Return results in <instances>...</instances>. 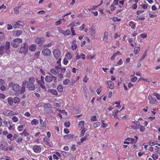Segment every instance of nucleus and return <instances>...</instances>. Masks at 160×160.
<instances>
[{"label":"nucleus","instance_id":"12","mask_svg":"<svg viewBox=\"0 0 160 160\" xmlns=\"http://www.w3.org/2000/svg\"><path fill=\"white\" fill-rule=\"evenodd\" d=\"M148 99L149 101V103L152 104H155L157 101L155 98H153L152 96L150 95L148 96Z\"/></svg>","mask_w":160,"mask_h":160},{"label":"nucleus","instance_id":"24","mask_svg":"<svg viewBox=\"0 0 160 160\" xmlns=\"http://www.w3.org/2000/svg\"><path fill=\"white\" fill-rule=\"evenodd\" d=\"M23 138L22 137H20L19 136L18 138L16 140V141L19 144L21 143H22V141Z\"/></svg>","mask_w":160,"mask_h":160},{"label":"nucleus","instance_id":"51","mask_svg":"<svg viewBox=\"0 0 160 160\" xmlns=\"http://www.w3.org/2000/svg\"><path fill=\"white\" fill-rule=\"evenodd\" d=\"M145 130V128L143 126H140V130L142 132H143Z\"/></svg>","mask_w":160,"mask_h":160},{"label":"nucleus","instance_id":"53","mask_svg":"<svg viewBox=\"0 0 160 160\" xmlns=\"http://www.w3.org/2000/svg\"><path fill=\"white\" fill-rule=\"evenodd\" d=\"M7 28L8 30H10L12 28V25L8 24L7 25Z\"/></svg>","mask_w":160,"mask_h":160},{"label":"nucleus","instance_id":"59","mask_svg":"<svg viewBox=\"0 0 160 160\" xmlns=\"http://www.w3.org/2000/svg\"><path fill=\"white\" fill-rule=\"evenodd\" d=\"M70 123L69 122H65V123H64V125L66 127H69L70 126Z\"/></svg>","mask_w":160,"mask_h":160},{"label":"nucleus","instance_id":"63","mask_svg":"<svg viewBox=\"0 0 160 160\" xmlns=\"http://www.w3.org/2000/svg\"><path fill=\"white\" fill-rule=\"evenodd\" d=\"M6 87L3 85H2L0 88L1 90L2 91H5L6 90Z\"/></svg>","mask_w":160,"mask_h":160},{"label":"nucleus","instance_id":"26","mask_svg":"<svg viewBox=\"0 0 160 160\" xmlns=\"http://www.w3.org/2000/svg\"><path fill=\"white\" fill-rule=\"evenodd\" d=\"M129 25L131 27V28L134 29L135 27V25L132 21H130L128 23Z\"/></svg>","mask_w":160,"mask_h":160},{"label":"nucleus","instance_id":"30","mask_svg":"<svg viewBox=\"0 0 160 160\" xmlns=\"http://www.w3.org/2000/svg\"><path fill=\"white\" fill-rule=\"evenodd\" d=\"M51 72L53 74H57L59 73V71L56 70L55 69H52L50 70Z\"/></svg>","mask_w":160,"mask_h":160},{"label":"nucleus","instance_id":"23","mask_svg":"<svg viewBox=\"0 0 160 160\" xmlns=\"http://www.w3.org/2000/svg\"><path fill=\"white\" fill-rule=\"evenodd\" d=\"M31 123L32 125H36L38 123V120L34 119L31 121Z\"/></svg>","mask_w":160,"mask_h":160},{"label":"nucleus","instance_id":"54","mask_svg":"<svg viewBox=\"0 0 160 160\" xmlns=\"http://www.w3.org/2000/svg\"><path fill=\"white\" fill-rule=\"evenodd\" d=\"M37 13L38 14H45L46 13V12L45 11L41 10L38 12Z\"/></svg>","mask_w":160,"mask_h":160},{"label":"nucleus","instance_id":"46","mask_svg":"<svg viewBox=\"0 0 160 160\" xmlns=\"http://www.w3.org/2000/svg\"><path fill=\"white\" fill-rule=\"evenodd\" d=\"M70 33V31L69 30H67L65 31L64 35L67 36L69 35Z\"/></svg>","mask_w":160,"mask_h":160},{"label":"nucleus","instance_id":"56","mask_svg":"<svg viewBox=\"0 0 160 160\" xmlns=\"http://www.w3.org/2000/svg\"><path fill=\"white\" fill-rule=\"evenodd\" d=\"M77 46L76 44H73L71 46V48L73 50H74L76 49Z\"/></svg>","mask_w":160,"mask_h":160},{"label":"nucleus","instance_id":"25","mask_svg":"<svg viewBox=\"0 0 160 160\" xmlns=\"http://www.w3.org/2000/svg\"><path fill=\"white\" fill-rule=\"evenodd\" d=\"M108 34L107 32H104L103 38V40L105 42L107 41L108 40Z\"/></svg>","mask_w":160,"mask_h":160},{"label":"nucleus","instance_id":"16","mask_svg":"<svg viewBox=\"0 0 160 160\" xmlns=\"http://www.w3.org/2000/svg\"><path fill=\"white\" fill-rule=\"evenodd\" d=\"M35 78L34 77H31L30 78L28 79V81H24L23 82H27L28 83H31V84H34L35 82Z\"/></svg>","mask_w":160,"mask_h":160},{"label":"nucleus","instance_id":"18","mask_svg":"<svg viewBox=\"0 0 160 160\" xmlns=\"http://www.w3.org/2000/svg\"><path fill=\"white\" fill-rule=\"evenodd\" d=\"M84 122L83 121L79 122L78 125V127L79 128H81L82 129H84Z\"/></svg>","mask_w":160,"mask_h":160},{"label":"nucleus","instance_id":"31","mask_svg":"<svg viewBox=\"0 0 160 160\" xmlns=\"http://www.w3.org/2000/svg\"><path fill=\"white\" fill-rule=\"evenodd\" d=\"M91 35L92 38H94L95 36V30L93 28H92L91 31Z\"/></svg>","mask_w":160,"mask_h":160},{"label":"nucleus","instance_id":"58","mask_svg":"<svg viewBox=\"0 0 160 160\" xmlns=\"http://www.w3.org/2000/svg\"><path fill=\"white\" fill-rule=\"evenodd\" d=\"M116 7L114 6V5L112 4L110 7V9L111 11H114Z\"/></svg>","mask_w":160,"mask_h":160},{"label":"nucleus","instance_id":"3","mask_svg":"<svg viewBox=\"0 0 160 160\" xmlns=\"http://www.w3.org/2000/svg\"><path fill=\"white\" fill-rule=\"evenodd\" d=\"M18 113L17 112H14L12 111L6 110L3 112V114L7 117L10 116L16 115Z\"/></svg>","mask_w":160,"mask_h":160},{"label":"nucleus","instance_id":"44","mask_svg":"<svg viewBox=\"0 0 160 160\" xmlns=\"http://www.w3.org/2000/svg\"><path fill=\"white\" fill-rule=\"evenodd\" d=\"M70 80L69 79H66L63 82V83L65 85H67L69 82Z\"/></svg>","mask_w":160,"mask_h":160},{"label":"nucleus","instance_id":"45","mask_svg":"<svg viewBox=\"0 0 160 160\" xmlns=\"http://www.w3.org/2000/svg\"><path fill=\"white\" fill-rule=\"evenodd\" d=\"M153 95L156 97L158 100H160V95L157 93H154Z\"/></svg>","mask_w":160,"mask_h":160},{"label":"nucleus","instance_id":"62","mask_svg":"<svg viewBox=\"0 0 160 160\" xmlns=\"http://www.w3.org/2000/svg\"><path fill=\"white\" fill-rule=\"evenodd\" d=\"M63 62L64 64L66 65L68 62V60L66 58H65L63 59Z\"/></svg>","mask_w":160,"mask_h":160},{"label":"nucleus","instance_id":"11","mask_svg":"<svg viewBox=\"0 0 160 160\" xmlns=\"http://www.w3.org/2000/svg\"><path fill=\"white\" fill-rule=\"evenodd\" d=\"M35 42L37 44L41 45L44 43V40L43 38H38L35 40Z\"/></svg>","mask_w":160,"mask_h":160},{"label":"nucleus","instance_id":"20","mask_svg":"<svg viewBox=\"0 0 160 160\" xmlns=\"http://www.w3.org/2000/svg\"><path fill=\"white\" fill-rule=\"evenodd\" d=\"M37 48V46L35 44H33L30 45L29 47V50L31 51H34Z\"/></svg>","mask_w":160,"mask_h":160},{"label":"nucleus","instance_id":"8","mask_svg":"<svg viewBox=\"0 0 160 160\" xmlns=\"http://www.w3.org/2000/svg\"><path fill=\"white\" fill-rule=\"evenodd\" d=\"M41 146H40L35 145L32 147L33 150L36 153H38L41 152Z\"/></svg>","mask_w":160,"mask_h":160},{"label":"nucleus","instance_id":"64","mask_svg":"<svg viewBox=\"0 0 160 160\" xmlns=\"http://www.w3.org/2000/svg\"><path fill=\"white\" fill-rule=\"evenodd\" d=\"M149 144L151 146H153L155 145V142H152V141H150L149 142Z\"/></svg>","mask_w":160,"mask_h":160},{"label":"nucleus","instance_id":"13","mask_svg":"<svg viewBox=\"0 0 160 160\" xmlns=\"http://www.w3.org/2000/svg\"><path fill=\"white\" fill-rule=\"evenodd\" d=\"M126 141H125L124 142V144H129L130 143L133 144L135 142V140L134 139L131 138H127L126 139Z\"/></svg>","mask_w":160,"mask_h":160},{"label":"nucleus","instance_id":"60","mask_svg":"<svg viewBox=\"0 0 160 160\" xmlns=\"http://www.w3.org/2000/svg\"><path fill=\"white\" fill-rule=\"evenodd\" d=\"M91 120L92 121H97V118L96 116H93L91 118Z\"/></svg>","mask_w":160,"mask_h":160},{"label":"nucleus","instance_id":"5","mask_svg":"<svg viewBox=\"0 0 160 160\" xmlns=\"http://www.w3.org/2000/svg\"><path fill=\"white\" fill-rule=\"evenodd\" d=\"M53 52L54 57L56 59L61 58V53L58 49H54L53 51Z\"/></svg>","mask_w":160,"mask_h":160},{"label":"nucleus","instance_id":"32","mask_svg":"<svg viewBox=\"0 0 160 160\" xmlns=\"http://www.w3.org/2000/svg\"><path fill=\"white\" fill-rule=\"evenodd\" d=\"M17 24L19 25L22 27H23L25 25L24 22L22 21H19L17 22Z\"/></svg>","mask_w":160,"mask_h":160},{"label":"nucleus","instance_id":"10","mask_svg":"<svg viewBox=\"0 0 160 160\" xmlns=\"http://www.w3.org/2000/svg\"><path fill=\"white\" fill-rule=\"evenodd\" d=\"M27 88L30 91H34L36 88V85L34 84L27 83Z\"/></svg>","mask_w":160,"mask_h":160},{"label":"nucleus","instance_id":"4","mask_svg":"<svg viewBox=\"0 0 160 160\" xmlns=\"http://www.w3.org/2000/svg\"><path fill=\"white\" fill-rule=\"evenodd\" d=\"M28 51V47L25 44H22L21 45V47L19 50V52L21 53L26 52Z\"/></svg>","mask_w":160,"mask_h":160},{"label":"nucleus","instance_id":"49","mask_svg":"<svg viewBox=\"0 0 160 160\" xmlns=\"http://www.w3.org/2000/svg\"><path fill=\"white\" fill-rule=\"evenodd\" d=\"M23 127L22 125H19L18 127V130L20 131H22L23 130Z\"/></svg>","mask_w":160,"mask_h":160},{"label":"nucleus","instance_id":"34","mask_svg":"<svg viewBox=\"0 0 160 160\" xmlns=\"http://www.w3.org/2000/svg\"><path fill=\"white\" fill-rule=\"evenodd\" d=\"M65 58L69 60L71 59L72 58V56L71 54L68 53L65 55Z\"/></svg>","mask_w":160,"mask_h":160},{"label":"nucleus","instance_id":"2","mask_svg":"<svg viewBox=\"0 0 160 160\" xmlns=\"http://www.w3.org/2000/svg\"><path fill=\"white\" fill-rule=\"evenodd\" d=\"M22 42V39L20 38H16L11 42V45L14 48H17L19 44Z\"/></svg>","mask_w":160,"mask_h":160},{"label":"nucleus","instance_id":"37","mask_svg":"<svg viewBox=\"0 0 160 160\" xmlns=\"http://www.w3.org/2000/svg\"><path fill=\"white\" fill-rule=\"evenodd\" d=\"M101 122L102 123V126L103 128H105L108 127V124L107 123H104V121L103 120H102Z\"/></svg>","mask_w":160,"mask_h":160},{"label":"nucleus","instance_id":"39","mask_svg":"<svg viewBox=\"0 0 160 160\" xmlns=\"http://www.w3.org/2000/svg\"><path fill=\"white\" fill-rule=\"evenodd\" d=\"M101 125V123L99 122H95L93 124V127L94 128H96L98 126H100Z\"/></svg>","mask_w":160,"mask_h":160},{"label":"nucleus","instance_id":"28","mask_svg":"<svg viewBox=\"0 0 160 160\" xmlns=\"http://www.w3.org/2000/svg\"><path fill=\"white\" fill-rule=\"evenodd\" d=\"M63 88L62 85H59L57 87V90L59 92H62L63 91Z\"/></svg>","mask_w":160,"mask_h":160},{"label":"nucleus","instance_id":"40","mask_svg":"<svg viewBox=\"0 0 160 160\" xmlns=\"http://www.w3.org/2000/svg\"><path fill=\"white\" fill-rule=\"evenodd\" d=\"M49 139L47 138H45L43 139V142L46 144L48 145H49L50 144L48 141Z\"/></svg>","mask_w":160,"mask_h":160},{"label":"nucleus","instance_id":"17","mask_svg":"<svg viewBox=\"0 0 160 160\" xmlns=\"http://www.w3.org/2000/svg\"><path fill=\"white\" fill-rule=\"evenodd\" d=\"M107 83L108 84L109 88L111 89H112L114 88V84L111 81H107Z\"/></svg>","mask_w":160,"mask_h":160},{"label":"nucleus","instance_id":"41","mask_svg":"<svg viewBox=\"0 0 160 160\" xmlns=\"http://www.w3.org/2000/svg\"><path fill=\"white\" fill-rule=\"evenodd\" d=\"M12 121L13 122H17L18 121V118L16 116H13L12 118Z\"/></svg>","mask_w":160,"mask_h":160},{"label":"nucleus","instance_id":"33","mask_svg":"<svg viewBox=\"0 0 160 160\" xmlns=\"http://www.w3.org/2000/svg\"><path fill=\"white\" fill-rule=\"evenodd\" d=\"M134 53L136 54L139 53L140 50V48L138 47H135L134 48Z\"/></svg>","mask_w":160,"mask_h":160},{"label":"nucleus","instance_id":"47","mask_svg":"<svg viewBox=\"0 0 160 160\" xmlns=\"http://www.w3.org/2000/svg\"><path fill=\"white\" fill-rule=\"evenodd\" d=\"M71 30L72 32V35L74 36L76 35L75 31L73 30V28L72 27H71Z\"/></svg>","mask_w":160,"mask_h":160},{"label":"nucleus","instance_id":"35","mask_svg":"<svg viewBox=\"0 0 160 160\" xmlns=\"http://www.w3.org/2000/svg\"><path fill=\"white\" fill-rule=\"evenodd\" d=\"M40 52L38 51L36 52V53L34 55L33 58L34 59H37L40 54Z\"/></svg>","mask_w":160,"mask_h":160},{"label":"nucleus","instance_id":"36","mask_svg":"<svg viewBox=\"0 0 160 160\" xmlns=\"http://www.w3.org/2000/svg\"><path fill=\"white\" fill-rule=\"evenodd\" d=\"M50 92L51 93H52L53 95H58V93L56 90H55L54 89H51L50 90Z\"/></svg>","mask_w":160,"mask_h":160},{"label":"nucleus","instance_id":"52","mask_svg":"<svg viewBox=\"0 0 160 160\" xmlns=\"http://www.w3.org/2000/svg\"><path fill=\"white\" fill-rule=\"evenodd\" d=\"M14 12L16 14H18L19 13V11L18 8H15L14 10Z\"/></svg>","mask_w":160,"mask_h":160},{"label":"nucleus","instance_id":"57","mask_svg":"<svg viewBox=\"0 0 160 160\" xmlns=\"http://www.w3.org/2000/svg\"><path fill=\"white\" fill-rule=\"evenodd\" d=\"M23 133H24V136H27L29 135V133L26 131V130L25 129L23 131Z\"/></svg>","mask_w":160,"mask_h":160},{"label":"nucleus","instance_id":"42","mask_svg":"<svg viewBox=\"0 0 160 160\" xmlns=\"http://www.w3.org/2000/svg\"><path fill=\"white\" fill-rule=\"evenodd\" d=\"M119 110H117L114 113L113 115V116L114 118H118V114L119 112Z\"/></svg>","mask_w":160,"mask_h":160},{"label":"nucleus","instance_id":"29","mask_svg":"<svg viewBox=\"0 0 160 160\" xmlns=\"http://www.w3.org/2000/svg\"><path fill=\"white\" fill-rule=\"evenodd\" d=\"M4 48L5 47L4 46L1 45L0 46V55H2L4 53Z\"/></svg>","mask_w":160,"mask_h":160},{"label":"nucleus","instance_id":"61","mask_svg":"<svg viewBox=\"0 0 160 160\" xmlns=\"http://www.w3.org/2000/svg\"><path fill=\"white\" fill-rule=\"evenodd\" d=\"M61 19L56 22L55 25L56 26H58L60 25L61 23Z\"/></svg>","mask_w":160,"mask_h":160},{"label":"nucleus","instance_id":"7","mask_svg":"<svg viewBox=\"0 0 160 160\" xmlns=\"http://www.w3.org/2000/svg\"><path fill=\"white\" fill-rule=\"evenodd\" d=\"M28 83L27 82H22L21 89L20 91V93L21 94H23L26 91L25 86Z\"/></svg>","mask_w":160,"mask_h":160},{"label":"nucleus","instance_id":"14","mask_svg":"<svg viewBox=\"0 0 160 160\" xmlns=\"http://www.w3.org/2000/svg\"><path fill=\"white\" fill-rule=\"evenodd\" d=\"M10 43L9 42H7L5 43V52L8 53L10 51Z\"/></svg>","mask_w":160,"mask_h":160},{"label":"nucleus","instance_id":"9","mask_svg":"<svg viewBox=\"0 0 160 160\" xmlns=\"http://www.w3.org/2000/svg\"><path fill=\"white\" fill-rule=\"evenodd\" d=\"M42 53L44 56H48L51 54V52L49 49L46 48L42 50Z\"/></svg>","mask_w":160,"mask_h":160},{"label":"nucleus","instance_id":"43","mask_svg":"<svg viewBox=\"0 0 160 160\" xmlns=\"http://www.w3.org/2000/svg\"><path fill=\"white\" fill-rule=\"evenodd\" d=\"M137 79V78L136 77H134L131 79V81L134 82H135Z\"/></svg>","mask_w":160,"mask_h":160},{"label":"nucleus","instance_id":"27","mask_svg":"<svg viewBox=\"0 0 160 160\" xmlns=\"http://www.w3.org/2000/svg\"><path fill=\"white\" fill-rule=\"evenodd\" d=\"M145 19V18L143 16H138L136 17V20L138 21L140 20H143Z\"/></svg>","mask_w":160,"mask_h":160},{"label":"nucleus","instance_id":"6","mask_svg":"<svg viewBox=\"0 0 160 160\" xmlns=\"http://www.w3.org/2000/svg\"><path fill=\"white\" fill-rule=\"evenodd\" d=\"M50 76H47L45 78V80L47 82H51L54 78H56V77L52 75L50 73H48Z\"/></svg>","mask_w":160,"mask_h":160},{"label":"nucleus","instance_id":"38","mask_svg":"<svg viewBox=\"0 0 160 160\" xmlns=\"http://www.w3.org/2000/svg\"><path fill=\"white\" fill-rule=\"evenodd\" d=\"M13 102L15 103H18L20 101L19 99L17 97H15L14 98Z\"/></svg>","mask_w":160,"mask_h":160},{"label":"nucleus","instance_id":"21","mask_svg":"<svg viewBox=\"0 0 160 160\" xmlns=\"http://www.w3.org/2000/svg\"><path fill=\"white\" fill-rule=\"evenodd\" d=\"M37 81L38 84H39L41 88L43 89L46 88L45 86L43 84V83H42V82L40 80L38 81V80L37 79Z\"/></svg>","mask_w":160,"mask_h":160},{"label":"nucleus","instance_id":"1","mask_svg":"<svg viewBox=\"0 0 160 160\" xmlns=\"http://www.w3.org/2000/svg\"><path fill=\"white\" fill-rule=\"evenodd\" d=\"M8 86L9 88H12L13 91L15 92H18L20 91L21 88L18 84H14L12 82L9 83Z\"/></svg>","mask_w":160,"mask_h":160},{"label":"nucleus","instance_id":"50","mask_svg":"<svg viewBox=\"0 0 160 160\" xmlns=\"http://www.w3.org/2000/svg\"><path fill=\"white\" fill-rule=\"evenodd\" d=\"M146 51L145 52L142 56L141 58L139 60V61H141L145 57V56H146Z\"/></svg>","mask_w":160,"mask_h":160},{"label":"nucleus","instance_id":"55","mask_svg":"<svg viewBox=\"0 0 160 160\" xmlns=\"http://www.w3.org/2000/svg\"><path fill=\"white\" fill-rule=\"evenodd\" d=\"M95 56V55H89L88 56H87V58L88 59H92L94 58Z\"/></svg>","mask_w":160,"mask_h":160},{"label":"nucleus","instance_id":"19","mask_svg":"<svg viewBox=\"0 0 160 160\" xmlns=\"http://www.w3.org/2000/svg\"><path fill=\"white\" fill-rule=\"evenodd\" d=\"M22 31L21 30H18L15 31L14 32V34H15V36L18 37H19L22 33Z\"/></svg>","mask_w":160,"mask_h":160},{"label":"nucleus","instance_id":"15","mask_svg":"<svg viewBox=\"0 0 160 160\" xmlns=\"http://www.w3.org/2000/svg\"><path fill=\"white\" fill-rule=\"evenodd\" d=\"M75 136L71 134H67L64 136V139L66 140L72 139L73 138H75Z\"/></svg>","mask_w":160,"mask_h":160},{"label":"nucleus","instance_id":"48","mask_svg":"<svg viewBox=\"0 0 160 160\" xmlns=\"http://www.w3.org/2000/svg\"><path fill=\"white\" fill-rule=\"evenodd\" d=\"M1 149L4 151H7L8 150V148L7 146L4 145L2 148H1Z\"/></svg>","mask_w":160,"mask_h":160},{"label":"nucleus","instance_id":"22","mask_svg":"<svg viewBox=\"0 0 160 160\" xmlns=\"http://www.w3.org/2000/svg\"><path fill=\"white\" fill-rule=\"evenodd\" d=\"M8 104L11 106L12 105L13 102H14L13 100L11 97L8 98Z\"/></svg>","mask_w":160,"mask_h":160}]
</instances>
